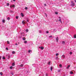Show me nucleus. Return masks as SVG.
Here are the masks:
<instances>
[{"instance_id": "1", "label": "nucleus", "mask_w": 76, "mask_h": 76, "mask_svg": "<svg viewBox=\"0 0 76 76\" xmlns=\"http://www.w3.org/2000/svg\"><path fill=\"white\" fill-rule=\"evenodd\" d=\"M72 4H71V6H75V3H73V1H71Z\"/></svg>"}, {"instance_id": "2", "label": "nucleus", "mask_w": 76, "mask_h": 76, "mask_svg": "<svg viewBox=\"0 0 76 76\" xmlns=\"http://www.w3.org/2000/svg\"><path fill=\"white\" fill-rule=\"evenodd\" d=\"M10 7H15V5H11L10 6Z\"/></svg>"}, {"instance_id": "3", "label": "nucleus", "mask_w": 76, "mask_h": 76, "mask_svg": "<svg viewBox=\"0 0 76 76\" xmlns=\"http://www.w3.org/2000/svg\"><path fill=\"white\" fill-rule=\"evenodd\" d=\"M22 23H23V24H25V23H26V22H25V20L23 21Z\"/></svg>"}, {"instance_id": "4", "label": "nucleus", "mask_w": 76, "mask_h": 76, "mask_svg": "<svg viewBox=\"0 0 76 76\" xmlns=\"http://www.w3.org/2000/svg\"><path fill=\"white\" fill-rule=\"evenodd\" d=\"M21 15L22 17H23L24 16V15H23V13H21Z\"/></svg>"}, {"instance_id": "5", "label": "nucleus", "mask_w": 76, "mask_h": 76, "mask_svg": "<svg viewBox=\"0 0 76 76\" xmlns=\"http://www.w3.org/2000/svg\"><path fill=\"white\" fill-rule=\"evenodd\" d=\"M56 41L57 42H58V37H57L56 39Z\"/></svg>"}, {"instance_id": "6", "label": "nucleus", "mask_w": 76, "mask_h": 76, "mask_svg": "<svg viewBox=\"0 0 76 76\" xmlns=\"http://www.w3.org/2000/svg\"><path fill=\"white\" fill-rule=\"evenodd\" d=\"M39 48H41V50H43L44 49V47H39Z\"/></svg>"}, {"instance_id": "7", "label": "nucleus", "mask_w": 76, "mask_h": 76, "mask_svg": "<svg viewBox=\"0 0 76 76\" xmlns=\"http://www.w3.org/2000/svg\"><path fill=\"white\" fill-rule=\"evenodd\" d=\"M20 67H22L23 66V64H21L20 65Z\"/></svg>"}, {"instance_id": "8", "label": "nucleus", "mask_w": 76, "mask_h": 76, "mask_svg": "<svg viewBox=\"0 0 76 76\" xmlns=\"http://www.w3.org/2000/svg\"><path fill=\"white\" fill-rule=\"evenodd\" d=\"M5 20H3L2 21V22L3 23H5Z\"/></svg>"}, {"instance_id": "9", "label": "nucleus", "mask_w": 76, "mask_h": 76, "mask_svg": "<svg viewBox=\"0 0 76 76\" xmlns=\"http://www.w3.org/2000/svg\"><path fill=\"white\" fill-rule=\"evenodd\" d=\"M31 52V53H32V51L31 50H28V53H30Z\"/></svg>"}, {"instance_id": "10", "label": "nucleus", "mask_w": 76, "mask_h": 76, "mask_svg": "<svg viewBox=\"0 0 76 76\" xmlns=\"http://www.w3.org/2000/svg\"><path fill=\"white\" fill-rule=\"evenodd\" d=\"M70 65H69L68 66L66 67V69H69V67H70Z\"/></svg>"}, {"instance_id": "11", "label": "nucleus", "mask_w": 76, "mask_h": 76, "mask_svg": "<svg viewBox=\"0 0 76 76\" xmlns=\"http://www.w3.org/2000/svg\"><path fill=\"white\" fill-rule=\"evenodd\" d=\"M10 12L11 13H14L13 11L12 10H10Z\"/></svg>"}, {"instance_id": "12", "label": "nucleus", "mask_w": 76, "mask_h": 76, "mask_svg": "<svg viewBox=\"0 0 76 76\" xmlns=\"http://www.w3.org/2000/svg\"><path fill=\"white\" fill-rule=\"evenodd\" d=\"M62 44H65V42H64V41H62Z\"/></svg>"}, {"instance_id": "13", "label": "nucleus", "mask_w": 76, "mask_h": 76, "mask_svg": "<svg viewBox=\"0 0 76 76\" xmlns=\"http://www.w3.org/2000/svg\"><path fill=\"white\" fill-rule=\"evenodd\" d=\"M12 53L13 54H15V52L14 51H13L12 52Z\"/></svg>"}, {"instance_id": "14", "label": "nucleus", "mask_w": 76, "mask_h": 76, "mask_svg": "<svg viewBox=\"0 0 76 76\" xmlns=\"http://www.w3.org/2000/svg\"><path fill=\"white\" fill-rule=\"evenodd\" d=\"M74 38H76V34H75L74 36Z\"/></svg>"}, {"instance_id": "15", "label": "nucleus", "mask_w": 76, "mask_h": 76, "mask_svg": "<svg viewBox=\"0 0 76 76\" xmlns=\"http://www.w3.org/2000/svg\"><path fill=\"white\" fill-rule=\"evenodd\" d=\"M62 56V58H65V56L64 55H63Z\"/></svg>"}, {"instance_id": "16", "label": "nucleus", "mask_w": 76, "mask_h": 76, "mask_svg": "<svg viewBox=\"0 0 76 76\" xmlns=\"http://www.w3.org/2000/svg\"><path fill=\"white\" fill-rule=\"evenodd\" d=\"M23 40L25 41V40H26V38H25V37H23Z\"/></svg>"}, {"instance_id": "17", "label": "nucleus", "mask_w": 76, "mask_h": 76, "mask_svg": "<svg viewBox=\"0 0 76 76\" xmlns=\"http://www.w3.org/2000/svg\"><path fill=\"white\" fill-rule=\"evenodd\" d=\"M12 66H15V63H13L12 64Z\"/></svg>"}, {"instance_id": "18", "label": "nucleus", "mask_w": 76, "mask_h": 76, "mask_svg": "<svg viewBox=\"0 0 76 76\" xmlns=\"http://www.w3.org/2000/svg\"><path fill=\"white\" fill-rule=\"evenodd\" d=\"M59 22H60L61 23H62V22L61 21V19H60L59 20Z\"/></svg>"}, {"instance_id": "19", "label": "nucleus", "mask_w": 76, "mask_h": 76, "mask_svg": "<svg viewBox=\"0 0 76 76\" xmlns=\"http://www.w3.org/2000/svg\"><path fill=\"white\" fill-rule=\"evenodd\" d=\"M56 60H58V57L56 56Z\"/></svg>"}, {"instance_id": "20", "label": "nucleus", "mask_w": 76, "mask_h": 76, "mask_svg": "<svg viewBox=\"0 0 76 76\" xmlns=\"http://www.w3.org/2000/svg\"><path fill=\"white\" fill-rule=\"evenodd\" d=\"M59 67H62V65L61 64H60L59 65Z\"/></svg>"}, {"instance_id": "21", "label": "nucleus", "mask_w": 76, "mask_h": 76, "mask_svg": "<svg viewBox=\"0 0 76 76\" xmlns=\"http://www.w3.org/2000/svg\"><path fill=\"white\" fill-rule=\"evenodd\" d=\"M51 63V62H49L48 63V64L49 65H50V64Z\"/></svg>"}, {"instance_id": "22", "label": "nucleus", "mask_w": 76, "mask_h": 76, "mask_svg": "<svg viewBox=\"0 0 76 76\" xmlns=\"http://www.w3.org/2000/svg\"><path fill=\"white\" fill-rule=\"evenodd\" d=\"M16 19H18L19 18V17H18V16H16Z\"/></svg>"}, {"instance_id": "23", "label": "nucleus", "mask_w": 76, "mask_h": 76, "mask_svg": "<svg viewBox=\"0 0 76 76\" xmlns=\"http://www.w3.org/2000/svg\"><path fill=\"white\" fill-rule=\"evenodd\" d=\"M10 69H13V67L11 66L10 67Z\"/></svg>"}, {"instance_id": "24", "label": "nucleus", "mask_w": 76, "mask_h": 76, "mask_svg": "<svg viewBox=\"0 0 76 76\" xmlns=\"http://www.w3.org/2000/svg\"><path fill=\"white\" fill-rule=\"evenodd\" d=\"M50 70H51V71H52V70H53V67H51Z\"/></svg>"}, {"instance_id": "25", "label": "nucleus", "mask_w": 76, "mask_h": 76, "mask_svg": "<svg viewBox=\"0 0 76 76\" xmlns=\"http://www.w3.org/2000/svg\"><path fill=\"white\" fill-rule=\"evenodd\" d=\"M24 43L25 44H26V43H27V41H24Z\"/></svg>"}, {"instance_id": "26", "label": "nucleus", "mask_w": 76, "mask_h": 76, "mask_svg": "<svg viewBox=\"0 0 76 76\" xmlns=\"http://www.w3.org/2000/svg\"><path fill=\"white\" fill-rule=\"evenodd\" d=\"M3 59H4V60H5V57L3 56L2 57Z\"/></svg>"}, {"instance_id": "27", "label": "nucleus", "mask_w": 76, "mask_h": 76, "mask_svg": "<svg viewBox=\"0 0 76 76\" xmlns=\"http://www.w3.org/2000/svg\"><path fill=\"white\" fill-rule=\"evenodd\" d=\"M53 36H49V38H52Z\"/></svg>"}, {"instance_id": "28", "label": "nucleus", "mask_w": 76, "mask_h": 76, "mask_svg": "<svg viewBox=\"0 0 76 76\" xmlns=\"http://www.w3.org/2000/svg\"><path fill=\"white\" fill-rule=\"evenodd\" d=\"M7 43L8 44H10V42H9V41H7Z\"/></svg>"}, {"instance_id": "29", "label": "nucleus", "mask_w": 76, "mask_h": 76, "mask_svg": "<svg viewBox=\"0 0 76 76\" xmlns=\"http://www.w3.org/2000/svg\"><path fill=\"white\" fill-rule=\"evenodd\" d=\"M70 74H73V73L72 71H71L70 72Z\"/></svg>"}, {"instance_id": "30", "label": "nucleus", "mask_w": 76, "mask_h": 76, "mask_svg": "<svg viewBox=\"0 0 76 76\" xmlns=\"http://www.w3.org/2000/svg\"><path fill=\"white\" fill-rule=\"evenodd\" d=\"M7 6H9V3H7Z\"/></svg>"}, {"instance_id": "31", "label": "nucleus", "mask_w": 76, "mask_h": 76, "mask_svg": "<svg viewBox=\"0 0 76 76\" xmlns=\"http://www.w3.org/2000/svg\"><path fill=\"white\" fill-rule=\"evenodd\" d=\"M0 75H3V74H2V72H1L0 73Z\"/></svg>"}, {"instance_id": "32", "label": "nucleus", "mask_w": 76, "mask_h": 76, "mask_svg": "<svg viewBox=\"0 0 76 76\" xmlns=\"http://www.w3.org/2000/svg\"><path fill=\"white\" fill-rule=\"evenodd\" d=\"M46 33H47V34H48V33H49V31H46Z\"/></svg>"}, {"instance_id": "33", "label": "nucleus", "mask_w": 76, "mask_h": 76, "mask_svg": "<svg viewBox=\"0 0 76 76\" xmlns=\"http://www.w3.org/2000/svg\"><path fill=\"white\" fill-rule=\"evenodd\" d=\"M56 56H58V53H56Z\"/></svg>"}, {"instance_id": "34", "label": "nucleus", "mask_w": 76, "mask_h": 76, "mask_svg": "<svg viewBox=\"0 0 76 76\" xmlns=\"http://www.w3.org/2000/svg\"><path fill=\"white\" fill-rule=\"evenodd\" d=\"M45 15L46 16V17H47V14H46V13H45Z\"/></svg>"}, {"instance_id": "35", "label": "nucleus", "mask_w": 76, "mask_h": 76, "mask_svg": "<svg viewBox=\"0 0 76 76\" xmlns=\"http://www.w3.org/2000/svg\"><path fill=\"white\" fill-rule=\"evenodd\" d=\"M26 32H28V29H26Z\"/></svg>"}, {"instance_id": "36", "label": "nucleus", "mask_w": 76, "mask_h": 76, "mask_svg": "<svg viewBox=\"0 0 76 76\" xmlns=\"http://www.w3.org/2000/svg\"><path fill=\"white\" fill-rule=\"evenodd\" d=\"M25 9H26V10H27V9H28V7H26L25 8Z\"/></svg>"}, {"instance_id": "37", "label": "nucleus", "mask_w": 76, "mask_h": 76, "mask_svg": "<svg viewBox=\"0 0 76 76\" xmlns=\"http://www.w3.org/2000/svg\"><path fill=\"white\" fill-rule=\"evenodd\" d=\"M7 19L8 20H10V18L9 17Z\"/></svg>"}, {"instance_id": "38", "label": "nucleus", "mask_w": 76, "mask_h": 76, "mask_svg": "<svg viewBox=\"0 0 76 76\" xmlns=\"http://www.w3.org/2000/svg\"><path fill=\"white\" fill-rule=\"evenodd\" d=\"M53 31H54V32H56L57 31V30H55V29Z\"/></svg>"}, {"instance_id": "39", "label": "nucleus", "mask_w": 76, "mask_h": 76, "mask_svg": "<svg viewBox=\"0 0 76 76\" xmlns=\"http://www.w3.org/2000/svg\"><path fill=\"white\" fill-rule=\"evenodd\" d=\"M41 32H42L41 31H39V33H41Z\"/></svg>"}, {"instance_id": "40", "label": "nucleus", "mask_w": 76, "mask_h": 76, "mask_svg": "<svg viewBox=\"0 0 76 76\" xmlns=\"http://www.w3.org/2000/svg\"><path fill=\"white\" fill-rule=\"evenodd\" d=\"M70 54H72V52H70Z\"/></svg>"}, {"instance_id": "41", "label": "nucleus", "mask_w": 76, "mask_h": 76, "mask_svg": "<svg viewBox=\"0 0 76 76\" xmlns=\"http://www.w3.org/2000/svg\"><path fill=\"white\" fill-rule=\"evenodd\" d=\"M11 75H14V74H13V73H11Z\"/></svg>"}, {"instance_id": "42", "label": "nucleus", "mask_w": 76, "mask_h": 76, "mask_svg": "<svg viewBox=\"0 0 76 76\" xmlns=\"http://www.w3.org/2000/svg\"><path fill=\"white\" fill-rule=\"evenodd\" d=\"M56 14V15H57V14H58V12H55Z\"/></svg>"}, {"instance_id": "43", "label": "nucleus", "mask_w": 76, "mask_h": 76, "mask_svg": "<svg viewBox=\"0 0 76 76\" xmlns=\"http://www.w3.org/2000/svg\"><path fill=\"white\" fill-rule=\"evenodd\" d=\"M60 71H61V70H59L58 71V72H60Z\"/></svg>"}, {"instance_id": "44", "label": "nucleus", "mask_w": 76, "mask_h": 76, "mask_svg": "<svg viewBox=\"0 0 76 76\" xmlns=\"http://www.w3.org/2000/svg\"><path fill=\"white\" fill-rule=\"evenodd\" d=\"M46 76H48V74H46Z\"/></svg>"}, {"instance_id": "45", "label": "nucleus", "mask_w": 76, "mask_h": 76, "mask_svg": "<svg viewBox=\"0 0 76 76\" xmlns=\"http://www.w3.org/2000/svg\"><path fill=\"white\" fill-rule=\"evenodd\" d=\"M27 22H29V20H28V19H27Z\"/></svg>"}, {"instance_id": "46", "label": "nucleus", "mask_w": 76, "mask_h": 76, "mask_svg": "<svg viewBox=\"0 0 76 76\" xmlns=\"http://www.w3.org/2000/svg\"><path fill=\"white\" fill-rule=\"evenodd\" d=\"M44 5L45 6H47V5H46V4H45Z\"/></svg>"}, {"instance_id": "47", "label": "nucleus", "mask_w": 76, "mask_h": 76, "mask_svg": "<svg viewBox=\"0 0 76 76\" xmlns=\"http://www.w3.org/2000/svg\"><path fill=\"white\" fill-rule=\"evenodd\" d=\"M15 45H18V44H17V43H16Z\"/></svg>"}, {"instance_id": "48", "label": "nucleus", "mask_w": 76, "mask_h": 76, "mask_svg": "<svg viewBox=\"0 0 76 76\" xmlns=\"http://www.w3.org/2000/svg\"><path fill=\"white\" fill-rule=\"evenodd\" d=\"M6 50H8V48H6Z\"/></svg>"}, {"instance_id": "49", "label": "nucleus", "mask_w": 76, "mask_h": 76, "mask_svg": "<svg viewBox=\"0 0 76 76\" xmlns=\"http://www.w3.org/2000/svg\"><path fill=\"white\" fill-rule=\"evenodd\" d=\"M13 1H16V0H13Z\"/></svg>"}, {"instance_id": "50", "label": "nucleus", "mask_w": 76, "mask_h": 76, "mask_svg": "<svg viewBox=\"0 0 76 76\" xmlns=\"http://www.w3.org/2000/svg\"><path fill=\"white\" fill-rule=\"evenodd\" d=\"M59 19H61V18L60 17H59Z\"/></svg>"}, {"instance_id": "51", "label": "nucleus", "mask_w": 76, "mask_h": 76, "mask_svg": "<svg viewBox=\"0 0 76 76\" xmlns=\"http://www.w3.org/2000/svg\"><path fill=\"white\" fill-rule=\"evenodd\" d=\"M1 56H0V59H1Z\"/></svg>"}, {"instance_id": "52", "label": "nucleus", "mask_w": 76, "mask_h": 76, "mask_svg": "<svg viewBox=\"0 0 76 76\" xmlns=\"http://www.w3.org/2000/svg\"><path fill=\"white\" fill-rule=\"evenodd\" d=\"M75 2V3H76V0H75V1H74Z\"/></svg>"}, {"instance_id": "53", "label": "nucleus", "mask_w": 76, "mask_h": 76, "mask_svg": "<svg viewBox=\"0 0 76 76\" xmlns=\"http://www.w3.org/2000/svg\"><path fill=\"white\" fill-rule=\"evenodd\" d=\"M8 57L9 58H10V57H9V56H8Z\"/></svg>"}, {"instance_id": "54", "label": "nucleus", "mask_w": 76, "mask_h": 76, "mask_svg": "<svg viewBox=\"0 0 76 76\" xmlns=\"http://www.w3.org/2000/svg\"><path fill=\"white\" fill-rule=\"evenodd\" d=\"M65 75H64V76H65Z\"/></svg>"}]
</instances>
